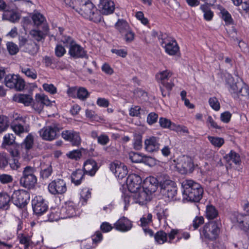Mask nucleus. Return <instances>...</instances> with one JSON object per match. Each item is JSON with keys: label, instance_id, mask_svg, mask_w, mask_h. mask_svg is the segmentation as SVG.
<instances>
[{"label": "nucleus", "instance_id": "f257e3e1", "mask_svg": "<svg viewBox=\"0 0 249 249\" xmlns=\"http://www.w3.org/2000/svg\"><path fill=\"white\" fill-rule=\"evenodd\" d=\"M181 186L183 200L197 203L202 199L204 190L199 183L192 179H185L182 182Z\"/></svg>", "mask_w": 249, "mask_h": 249}, {"label": "nucleus", "instance_id": "f03ea898", "mask_svg": "<svg viewBox=\"0 0 249 249\" xmlns=\"http://www.w3.org/2000/svg\"><path fill=\"white\" fill-rule=\"evenodd\" d=\"M226 85L234 99H238L240 96H249V87L242 78L235 80L234 78L229 75L226 79Z\"/></svg>", "mask_w": 249, "mask_h": 249}, {"label": "nucleus", "instance_id": "7ed1b4c3", "mask_svg": "<svg viewBox=\"0 0 249 249\" xmlns=\"http://www.w3.org/2000/svg\"><path fill=\"white\" fill-rule=\"evenodd\" d=\"M221 226L220 220H214L206 223L200 230V237L202 241L207 243L218 238Z\"/></svg>", "mask_w": 249, "mask_h": 249}, {"label": "nucleus", "instance_id": "20e7f679", "mask_svg": "<svg viewBox=\"0 0 249 249\" xmlns=\"http://www.w3.org/2000/svg\"><path fill=\"white\" fill-rule=\"evenodd\" d=\"M76 11L84 18L91 20L97 21L101 19L97 8L90 1L83 5L82 6H77Z\"/></svg>", "mask_w": 249, "mask_h": 249}, {"label": "nucleus", "instance_id": "39448f33", "mask_svg": "<svg viewBox=\"0 0 249 249\" xmlns=\"http://www.w3.org/2000/svg\"><path fill=\"white\" fill-rule=\"evenodd\" d=\"M231 220L235 227L249 235V214L234 212L231 214Z\"/></svg>", "mask_w": 249, "mask_h": 249}, {"label": "nucleus", "instance_id": "423d86ee", "mask_svg": "<svg viewBox=\"0 0 249 249\" xmlns=\"http://www.w3.org/2000/svg\"><path fill=\"white\" fill-rule=\"evenodd\" d=\"M179 161L175 163V168L181 174L192 172L194 170V162L191 157L183 155L178 159Z\"/></svg>", "mask_w": 249, "mask_h": 249}, {"label": "nucleus", "instance_id": "0eeeda50", "mask_svg": "<svg viewBox=\"0 0 249 249\" xmlns=\"http://www.w3.org/2000/svg\"><path fill=\"white\" fill-rule=\"evenodd\" d=\"M5 84L6 87L10 89H15L17 90L21 91L24 89L25 82L19 75L15 74H8L4 79Z\"/></svg>", "mask_w": 249, "mask_h": 249}, {"label": "nucleus", "instance_id": "6e6552de", "mask_svg": "<svg viewBox=\"0 0 249 249\" xmlns=\"http://www.w3.org/2000/svg\"><path fill=\"white\" fill-rule=\"evenodd\" d=\"M29 199V193L24 190L16 191L11 196L12 202L19 208H22L26 206Z\"/></svg>", "mask_w": 249, "mask_h": 249}, {"label": "nucleus", "instance_id": "1a4fd4ad", "mask_svg": "<svg viewBox=\"0 0 249 249\" xmlns=\"http://www.w3.org/2000/svg\"><path fill=\"white\" fill-rule=\"evenodd\" d=\"M150 194L144 187L132 193L131 197L134 199V202L139 203L141 205H145L151 200Z\"/></svg>", "mask_w": 249, "mask_h": 249}, {"label": "nucleus", "instance_id": "9d476101", "mask_svg": "<svg viewBox=\"0 0 249 249\" xmlns=\"http://www.w3.org/2000/svg\"><path fill=\"white\" fill-rule=\"evenodd\" d=\"M49 192L52 195H62L67 191L66 183L64 180L57 178L51 181L48 185Z\"/></svg>", "mask_w": 249, "mask_h": 249}, {"label": "nucleus", "instance_id": "9b49d317", "mask_svg": "<svg viewBox=\"0 0 249 249\" xmlns=\"http://www.w3.org/2000/svg\"><path fill=\"white\" fill-rule=\"evenodd\" d=\"M32 206L34 213L37 216L42 215L48 209L46 201L41 196L34 197L32 200Z\"/></svg>", "mask_w": 249, "mask_h": 249}, {"label": "nucleus", "instance_id": "f8f14e48", "mask_svg": "<svg viewBox=\"0 0 249 249\" xmlns=\"http://www.w3.org/2000/svg\"><path fill=\"white\" fill-rule=\"evenodd\" d=\"M59 129L56 124L44 127L39 131L41 137L44 140L52 141L57 138Z\"/></svg>", "mask_w": 249, "mask_h": 249}, {"label": "nucleus", "instance_id": "ddd939ff", "mask_svg": "<svg viewBox=\"0 0 249 249\" xmlns=\"http://www.w3.org/2000/svg\"><path fill=\"white\" fill-rule=\"evenodd\" d=\"M159 181L161 193L169 198L170 191H171V180L170 177L166 174H162L159 176Z\"/></svg>", "mask_w": 249, "mask_h": 249}, {"label": "nucleus", "instance_id": "4468645a", "mask_svg": "<svg viewBox=\"0 0 249 249\" xmlns=\"http://www.w3.org/2000/svg\"><path fill=\"white\" fill-rule=\"evenodd\" d=\"M142 181V178L140 176L135 174L129 175L126 180L127 187L129 191L132 193L141 189Z\"/></svg>", "mask_w": 249, "mask_h": 249}, {"label": "nucleus", "instance_id": "2eb2a0df", "mask_svg": "<svg viewBox=\"0 0 249 249\" xmlns=\"http://www.w3.org/2000/svg\"><path fill=\"white\" fill-rule=\"evenodd\" d=\"M62 136L65 140L70 142L72 145L79 146L81 143V138L79 133L73 130H64Z\"/></svg>", "mask_w": 249, "mask_h": 249}, {"label": "nucleus", "instance_id": "dca6fc26", "mask_svg": "<svg viewBox=\"0 0 249 249\" xmlns=\"http://www.w3.org/2000/svg\"><path fill=\"white\" fill-rule=\"evenodd\" d=\"M51 104V101L47 96L44 94H36V102L34 103L33 107L38 112L42 111L44 106H49Z\"/></svg>", "mask_w": 249, "mask_h": 249}, {"label": "nucleus", "instance_id": "f3484780", "mask_svg": "<svg viewBox=\"0 0 249 249\" xmlns=\"http://www.w3.org/2000/svg\"><path fill=\"white\" fill-rule=\"evenodd\" d=\"M170 76L171 74L167 71L160 72L156 76L157 80L163 85L169 94L171 90V80L169 79Z\"/></svg>", "mask_w": 249, "mask_h": 249}, {"label": "nucleus", "instance_id": "a211bd4d", "mask_svg": "<svg viewBox=\"0 0 249 249\" xmlns=\"http://www.w3.org/2000/svg\"><path fill=\"white\" fill-rule=\"evenodd\" d=\"M69 54L71 57L75 59L84 58L87 55L86 51L84 49L76 42L70 46Z\"/></svg>", "mask_w": 249, "mask_h": 249}, {"label": "nucleus", "instance_id": "6ab92c4d", "mask_svg": "<svg viewBox=\"0 0 249 249\" xmlns=\"http://www.w3.org/2000/svg\"><path fill=\"white\" fill-rule=\"evenodd\" d=\"M110 169L115 175L120 178H123L127 174V170L126 166L123 164H118L116 163H111L110 164Z\"/></svg>", "mask_w": 249, "mask_h": 249}, {"label": "nucleus", "instance_id": "aec40b11", "mask_svg": "<svg viewBox=\"0 0 249 249\" xmlns=\"http://www.w3.org/2000/svg\"><path fill=\"white\" fill-rule=\"evenodd\" d=\"M114 227L118 231H127L132 228V224L128 218L122 217L115 223Z\"/></svg>", "mask_w": 249, "mask_h": 249}, {"label": "nucleus", "instance_id": "412c9836", "mask_svg": "<svg viewBox=\"0 0 249 249\" xmlns=\"http://www.w3.org/2000/svg\"><path fill=\"white\" fill-rule=\"evenodd\" d=\"M145 149L149 152L156 151L159 149V139L155 137H150L144 141Z\"/></svg>", "mask_w": 249, "mask_h": 249}, {"label": "nucleus", "instance_id": "4be33fe9", "mask_svg": "<svg viewBox=\"0 0 249 249\" xmlns=\"http://www.w3.org/2000/svg\"><path fill=\"white\" fill-rule=\"evenodd\" d=\"M99 7L101 12L104 15L112 13L115 9L114 2L111 0H100Z\"/></svg>", "mask_w": 249, "mask_h": 249}, {"label": "nucleus", "instance_id": "5701e85b", "mask_svg": "<svg viewBox=\"0 0 249 249\" xmlns=\"http://www.w3.org/2000/svg\"><path fill=\"white\" fill-rule=\"evenodd\" d=\"M84 170L85 173L89 175L94 176L98 169L96 162L92 159L87 160L84 164Z\"/></svg>", "mask_w": 249, "mask_h": 249}, {"label": "nucleus", "instance_id": "b1692460", "mask_svg": "<svg viewBox=\"0 0 249 249\" xmlns=\"http://www.w3.org/2000/svg\"><path fill=\"white\" fill-rule=\"evenodd\" d=\"M36 183V177H21L20 179V185L28 189L34 188Z\"/></svg>", "mask_w": 249, "mask_h": 249}, {"label": "nucleus", "instance_id": "393cba45", "mask_svg": "<svg viewBox=\"0 0 249 249\" xmlns=\"http://www.w3.org/2000/svg\"><path fill=\"white\" fill-rule=\"evenodd\" d=\"M159 184V178H157L153 177H150L148 178H147L145 184V187H144L149 191L150 194H153L156 191Z\"/></svg>", "mask_w": 249, "mask_h": 249}, {"label": "nucleus", "instance_id": "a878e982", "mask_svg": "<svg viewBox=\"0 0 249 249\" xmlns=\"http://www.w3.org/2000/svg\"><path fill=\"white\" fill-rule=\"evenodd\" d=\"M190 237V234L188 232H184L181 230L172 229V243H177L182 238L187 240Z\"/></svg>", "mask_w": 249, "mask_h": 249}, {"label": "nucleus", "instance_id": "bb28decb", "mask_svg": "<svg viewBox=\"0 0 249 249\" xmlns=\"http://www.w3.org/2000/svg\"><path fill=\"white\" fill-rule=\"evenodd\" d=\"M18 144L15 142V137L13 134H6L3 139L1 147L7 149L9 146H14L16 147Z\"/></svg>", "mask_w": 249, "mask_h": 249}, {"label": "nucleus", "instance_id": "cd10ccee", "mask_svg": "<svg viewBox=\"0 0 249 249\" xmlns=\"http://www.w3.org/2000/svg\"><path fill=\"white\" fill-rule=\"evenodd\" d=\"M218 211L213 205L210 204L206 206L205 216L209 220H213L218 216Z\"/></svg>", "mask_w": 249, "mask_h": 249}, {"label": "nucleus", "instance_id": "c85d7f7f", "mask_svg": "<svg viewBox=\"0 0 249 249\" xmlns=\"http://www.w3.org/2000/svg\"><path fill=\"white\" fill-rule=\"evenodd\" d=\"M40 168V176L43 179L48 178L52 175L53 169L51 164H45L44 163H41Z\"/></svg>", "mask_w": 249, "mask_h": 249}, {"label": "nucleus", "instance_id": "c756f323", "mask_svg": "<svg viewBox=\"0 0 249 249\" xmlns=\"http://www.w3.org/2000/svg\"><path fill=\"white\" fill-rule=\"evenodd\" d=\"M11 201V197L6 193H0V209L8 210Z\"/></svg>", "mask_w": 249, "mask_h": 249}, {"label": "nucleus", "instance_id": "7c9ffc66", "mask_svg": "<svg viewBox=\"0 0 249 249\" xmlns=\"http://www.w3.org/2000/svg\"><path fill=\"white\" fill-rule=\"evenodd\" d=\"M200 9L203 13V18L205 20L210 21L213 19L214 17V13L211 10L209 5L201 4L200 6Z\"/></svg>", "mask_w": 249, "mask_h": 249}, {"label": "nucleus", "instance_id": "2f4dec72", "mask_svg": "<svg viewBox=\"0 0 249 249\" xmlns=\"http://www.w3.org/2000/svg\"><path fill=\"white\" fill-rule=\"evenodd\" d=\"M3 18L7 20L15 23L19 21L20 16L19 14L11 11L9 8V11H7L3 14Z\"/></svg>", "mask_w": 249, "mask_h": 249}, {"label": "nucleus", "instance_id": "473e14b6", "mask_svg": "<svg viewBox=\"0 0 249 249\" xmlns=\"http://www.w3.org/2000/svg\"><path fill=\"white\" fill-rule=\"evenodd\" d=\"M225 159L227 162L232 161L235 164L238 165L241 162L240 155L235 151L231 150L230 152L225 155Z\"/></svg>", "mask_w": 249, "mask_h": 249}, {"label": "nucleus", "instance_id": "72a5a7b5", "mask_svg": "<svg viewBox=\"0 0 249 249\" xmlns=\"http://www.w3.org/2000/svg\"><path fill=\"white\" fill-rule=\"evenodd\" d=\"M84 174L83 172L80 169L76 170L71 174V181L76 185H78L81 184V181L84 178Z\"/></svg>", "mask_w": 249, "mask_h": 249}, {"label": "nucleus", "instance_id": "f704fd0d", "mask_svg": "<svg viewBox=\"0 0 249 249\" xmlns=\"http://www.w3.org/2000/svg\"><path fill=\"white\" fill-rule=\"evenodd\" d=\"M34 143V139L32 135L29 134L24 141L21 143V147L23 150H25L27 153L29 150L32 148Z\"/></svg>", "mask_w": 249, "mask_h": 249}, {"label": "nucleus", "instance_id": "c9c22d12", "mask_svg": "<svg viewBox=\"0 0 249 249\" xmlns=\"http://www.w3.org/2000/svg\"><path fill=\"white\" fill-rule=\"evenodd\" d=\"M115 27L122 35L130 29L128 23L123 19H119L115 24Z\"/></svg>", "mask_w": 249, "mask_h": 249}, {"label": "nucleus", "instance_id": "e433bc0d", "mask_svg": "<svg viewBox=\"0 0 249 249\" xmlns=\"http://www.w3.org/2000/svg\"><path fill=\"white\" fill-rule=\"evenodd\" d=\"M62 211H65L68 217H71L76 214L75 209L74 203L72 202H68L65 204V206Z\"/></svg>", "mask_w": 249, "mask_h": 249}, {"label": "nucleus", "instance_id": "4c0bfd02", "mask_svg": "<svg viewBox=\"0 0 249 249\" xmlns=\"http://www.w3.org/2000/svg\"><path fill=\"white\" fill-rule=\"evenodd\" d=\"M167 234L163 231H157L154 235L155 241L159 244H162L166 242Z\"/></svg>", "mask_w": 249, "mask_h": 249}, {"label": "nucleus", "instance_id": "58836bf2", "mask_svg": "<svg viewBox=\"0 0 249 249\" xmlns=\"http://www.w3.org/2000/svg\"><path fill=\"white\" fill-rule=\"evenodd\" d=\"M19 122V123H20V124H19V125L16 124L15 123H14V124H11V127L13 130V131L16 133L18 134L24 132V128L23 125L25 124V119H20Z\"/></svg>", "mask_w": 249, "mask_h": 249}, {"label": "nucleus", "instance_id": "ea45409f", "mask_svg": "<svg viewBox=\"0 0 249 249\" xmlns=\"http://www.w3.org/2000/svg\"><path fill=\"white\" fill-rule=\"evenodd\" d=\"M208 139L212 144H213L214 146L218 148L221 147V146L224 143V140L222 138L213 136H208Z\"/></svg>", "mask_w": 249, "mask_h": 249}, {"label": "nucleus", "instance_id": "a19ab883", "mask_svg": "<svg viewBox=\"0 0 249 249\" xmlns=\"http://www.w3.org/2000/svg\"><path fill=\"white\" fill-rule=\"evenodd\" d=\"M21 71L28 77L31 78L33 79H36L37 78L36 71L34 69L21 67Z\"/></svg>", "mask_w": 249, "mask_h": 249}, {"label": "nucleus", "instance_id": "79ce46f5", "mask_svg": "<svg viewBox=\"0 0 249 249\" xmlns=\"http://www.w3.org/2000/svg\"><path fill=\"white\" fill-rule=\"evenodd\" d=\"M30 35L32 37L37 41H40L44 40L46 35L42 31L36 30H33L30 32Z\"/></svg>", "mask_w": 249, "mask_h": 249}, {"label": "nucleus", "instance_id": "37998d69", "mask_svg": "<svg viewBox=\"0 0 249 249\" xmlns=\"http://www.w3.org/2000/svg\"><path fill=\"white\" fill-rule=\"evenodd\" d=\"M129 159L135 163L142 162L143 161L144 157L138 153L130 152L129 154Z\"/></svg>", "mask_w": 249, "mask_h": 249}, {"label": "nucleus", "instance_id": "c03bdc74", "mask_svg": "<svg viewBox=\"0 0 249 249\" xmlns=\"http://www.w3.org/2000/svg\"><path fill=\"white\" fill-rule=\"evenodd\" d=\"M36 172V169L35 167L31 166H27L23 170L22 177H36L35 175Z\"/></svg>", "mask_w": 249, "mask_h": 249}, {"label": "nucleus", "instance_id": "a18cd8bd", "mask_svg": "<svg viewBox=\"0 0 249 249\" xmlns=\"http://www.w3.org/2000/svg\"><path fill=\"white\" fill-rule=\"evenodd\" d=\"M169 211L167 209H163L157 213V218L160 222L163 220L164 223H167V217L169 216Z\"/></svg>", "mask_w": 249, "mask_h": 249}, {"label": "nucleus", "instance_id": "49530a36", "mask_svg": "<svg viewBox=\"0 0 249 249\" xmlns=\"http://www.w3.org/2000/svg\"><path fill=\"white\" fill-rule=\"evenodd\" d=\"M33 98L29 95L20 94L18 97V102L29 106L32 102Z\"/></svg>", "mask_w": 249, "mask_h": 249}, {"label": "nucleus", "instance_id": "de8ad7c7", "mask_svg": "<svg viewBox=\"0 0 249 249\" xmlns=\"http://www.w3.org/2000/svg\"><path fill=\"white\" fill-rule=\"evenodd\" d=\"M122 36H124V39L125 42L129 43L134 40L135 35L132 30L129 29L126 32L123 34Z\"/></svg>", "mask_w": 249, "mask_h": 249}, {"label": "nucleus", "instance_id": "09e8293b", "mask_svg": "<svg viewBox=\"0 0 249 249\" xmlns=\"http://www.w3.org/2000/svg\"><path fill=\"white\" fill-rule=\"evenodd\" d=\"M208 102L210 106L215 111H218L220 109V103L215 97L210 98Z\"/></svg>", "mask_w": 249, "mask_h": 249}, {"label": "nucleus", "instance_id": "8fccbe9b", "mask_svg": "<svg viewBox=\"0 0 249 249\" xmlns=\"http://www.w3.org/2000/svg\"><path fill=\"white\" fill-rule=\"evenodd\" d=\"M77 98L81 100H85L89 96V93L84 88H80L77 91Z\"/></svg>", "mask_w": 249, "mask_h": 249}, {"label": "nucleus", "instance_id": "3c124183", "mask_svg": "<svg viewBox=\"0 0 249 249\" xmlns=\"http://www.w3.org/2000/svg\"><path fill=\"white\" fill-rule=\"evenodd\" d=\"M7 49L11 55L16 54L19 51L17 45L12 42H8L6 44Z\"/></svg>", "mask_w": 249, "mask_h": 249}, {"label": "nucleus", "instance_id": "603ef678", "mask_svg": "<svg viewBox=\"0 0 249 249\" xmlns=\"http://www.w3.org/2000/svg\"><path fill=\"white\" fill-rule=\"evenodd\" d=\"M220 17L227 25L232 24L233 22V20L231 14L227 10L223 12V13L221 14Z\"/></svg>", "mask_w": 249, "mask_h": 249}, {"label": "nucleus", "instance_id": "864d4df0", "mask_svg": "<svg viewBox=\"0 0 249 249\" xmlns=\"http://www.w3.org/2000/svg\"><path fill=\"white\" fill-rule=\"evenodd\" d=\"M175 56L176 59L179 58L180 56V53L179 47L175 39L172 38V56Z\"/></svg>", "mask_w": 249, "mask_h": 249}, {"label": "nucleus", "instance_id": "5fc2aeb1", "mask_svg": "<svg viewBox=\"0 0 249 249\" xmlns=\"http://www.w3.org/2000/svg\"><path fill=\"white\" fill-rule=\"evenodd\" d=\"M161 46L165 49V52L171 55V42L165 38H161L160 42Z\"/></svg>", "mask_w": 249, "mask_h": 249}, {"label": "nucleus", "instance_id": "6e6d98bb", "mask_svg": "<svg viewBox=\"0 0 249 249\" xmlns=\"http://www.w3.org/2000/svg\"><path fill=\"white\" fill-rule=\"evenodd\" d=\"M141 226L144 228L152 222V215L148 213L146 216L143 215L140 219Z\"/></svg>", "mask_w": 249, "mask_h": 249}, {"label": "nucleus", "instance_id": "4d7b16f0", "mask_svg": "<svg viewBox=\"0 0 249 249\" xmlns=\"http://www.w3.org/2000/svg\"><path fill=\"white\" fill-rule=\"evenodd\" d=\"M32 19L35 25L39 26L43 22L45 18L41 14L36 13L33 15Z\"/></svg>", "mask_w": 249, "mask_h": 249}, {"label": "nucleus", "instance_id": "13d9d810", "mask_svg": "<svg viewBox=\"0 0 249 249\" xmlns=\"http://www.w3.org/2000/svg\"><path fill=\"white\" fill-rule=\"evenodd\" d=\"M172 130L175 131L178 133H188V129L185 126L176 125L172 123Z\"/></svg>", "mask_w": 249, "mask_h": 249}, {"label": "nucleus", "instance_id": "bf43d9fd", "mask_svg": "<svg viewBox=\"0 0 249 249\" xmlns=\"http://www.w3.org/2000/svg\"><path fill=\"white\" fill-rule=\"evenodd\" d=\"M12 176L6 174H0V182L2 184H8L13 181Z\"/></svg>", "mask_w": 249, "mask_h": 249}, {"label": "nucleus", "instance_id": "052dcab7", "mask_svg": "<svg viewBox=\"0 0 249 249\" xmlns=\"http://www.w3.org/2000/svg\"><path fill=\"white\" fill-rule=\"evenodd\" d=\"M8 127L7 118L6 116H0V133L5 131Z\"/></svg>", "mask_w": 249, "mask_h": 249}, {"label": "nucleus", "instance_id": "680f3d73", "mask_svg": "<svg viewBox=\"0 0 249 249\" xmlns=\"http://www.w3.org/2000/svg\"><path fill=\"white\" fill-rule=\"evenodd\" d=\"M43 88L45 91L52 94H54L57 92L56 88L52 84L45 83L43 85Z\"/></svg>", "mask_w": 249, "mask_h": 249}, {"label": "nucleus", "instance_id": "e2e57ef3", "mask_svg": "<svg viewBox=\"0 0 249 249\" xmlns=\"http://www.w3.org/2000/svg\"><path fill=\"white\" fill-rule=\"evenodd\" d=\"M204 219L203 216H196L193 221V226L194 230L197 229L200 225L203 224Z\"/></svg>", "mask_w": 249, "mask_h": 249}, {"label": "nucleus", "instance_id": "0e129e2a", "mask_svg": "<svg viewBox=\"0 0 249 249\" xmlns=\"http://www.w3.org/2000/svg\"><path fill=\"white\" fill-rule=\"evenodd\" d=\"M66 53L65 48L61 45H57L55 48V54L57 57H62Z\"/></svg>", "mask_w": 249, "mask_h": 249}, {"label": "nucleus", "instance_id": "69168bd1", "mask_svg": "<svg viewBox=\"0 0 249 249\" xmlns=\"http://www.w3.org/2000/svg\"><path fill=\"white\" fill-rule=\"evenodd\" d=\"M158 118V115L155 112H151L147 117V122L149 124H153L157 122Z\"/></svg>", "mask_w": 249, "mask_h": 249}, {"label": "nucleus", "instance_id": "338daca9", "mask_svg": "<svg viewBox=\"0 0 249 249\" xmlns=\"http://www.w3.org/2000/svg\"><path fill=\"white\" fill-rule=\"evenodd\" d=\"M98 143L102 145H107L109 141V138L107 135L105 134H102L99 136L97 140Z\"/></svg>", "mask_w": 249, "mask_h": 249}, {"label": "nucleus", "instance_id": "774afa93", "mask_svg": "<svg viewBox=\"0 0 249 249\" xmlns=\"http://www.w3.org/2000/svg\"><path fill=\"white\" fill-rule=\"evenodd\" d=\"M61 41L65 44L66 46H70L73 45L76 42L70 36H63L61 38Z\"/></svg>", "mask_w": 249, "mask_h": 249}]
</instances>
